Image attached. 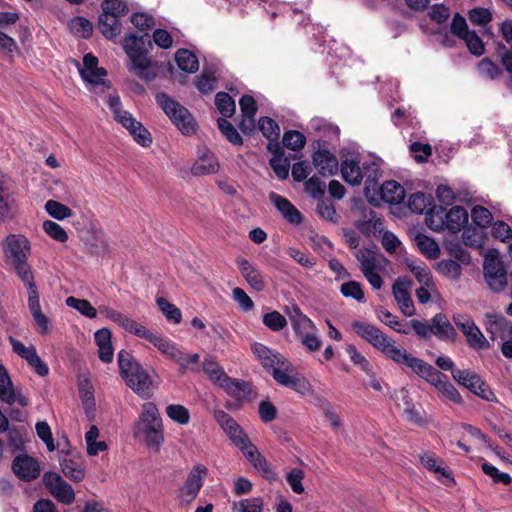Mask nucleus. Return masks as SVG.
<instances>
[{"label": "nucleus", "instance_id": "36", "mask_svg": "<svg viewBox=\"0 0 512 512\" xmlns=\"http://www.w3.org/2000/svg\"><path fill=\"white\" fill-rule=\"evenodd\" d=\"M381 198L389 204H399L404 200V188L396 181L390 180L382 184L380 189Z\"/></svg>", "mask_w": 512, "mask_h": 512}, {"label": "nucleus", "instance_id": "4", "mask_svg": "<svg viewBox=\"0 0 512 512\" xmlns=\"http://www.w3.org/2000/svg\"><path fill=\"white\" fill-rule=\"evenodd\" d=\"M117 360L120 374L127 386L139 396L149 398L152 394V379L149 373L125 350L118 353Z\"/></svg>", "mask_w": 512, "mask_h": 512}, {"label": "nucleus", "instance_id": "33", "mask_svg": "<svg viewBox=\"0 0 512 512\" xmlns=\"http://www.w3.org/2000/svg\"><path fill=\"white\" fill-rule=\"evenodd\" d=\"M219 167L216 156L212 152L206 151L198 157L191 168V173L195 176L214 174L219 170Z\"/></svg>", "mask_w": 512, "mask_h": 512}, {"label": "nucleus", "instance_id": "55", "mask_svg": "<svg viewBox=\"0 0 512 512\" xmlns=\"http://www.w3.org/2000/svg\"><path fill=\"white\" fill-rule=\"evenodd\" d=\"M377 317L385 325L389 326L394 331H396V332H398L400 334L407 335L410 332V328L407 325H404V324L400 323L397 320V317L394 316L393 314H391L387 310H379L377 312Z\"/></svg>", "mask_w": 512, "mask_h": 512}, {"label": "nucleus", "instance_id": "59", "mask_svg": "<svg viewBox=\"0 0 512 512\" xmlns=\"http://www.w3.org/2000/svg\"><path fill=\"white\" fill-rule=\"evenodd\" d=\"M128 12V7L122 0H105L102 3V14L115 16L120 19Z\"/></svg>", "mask_w": 512, "mask_h": 512}, {"label": "nucleus", "instance_id": "13", "mask_svg": "<svg viewBox=\"0 0 512 512\" xmlns=\"http://www.w3.org/2000/svg\"><path fill=\"white\" fill-rule=\"evenodd\" d=\"M214 418L230 440L241 450L250 443L240 425L225 411L215 410Z\"/></svg>", "mask_w": 512, "mask_h": 512}, {"label": "nucleus", "instance_id": "3", "mask_svg": "<svg viewBox=\"0 0 512 512\" xmlns=\"http://www.w3.org/2000/svg\"><path fill=\"white\" fill-rule=\"evenodd\" d=\"M17 276L21 279L28 293V309L37 326L40 334L48 335L50 333V320L42 312L40 305V296L34 279V273L28 260L16 262L10 265Z\"/></svg>", "mask_w": 512, "mask_h": 512}, {"label": "nucleus", "instance_id": "32", "mask_svg": "<svg viewBox=\"0 0 512 512\" xmlns=\"http://www.w3.org/2000/svg\"><path fill=\"white\" fill-rule=\"evenodd\" d=\"M413 372L434 386L436 390L448 379L445 374L422 359H420Z\"/></svg>", "mask_w": 512, "mask_h": 512}, {"label": "nucleus", "instance_id": "27", "mask_svg": "<svg viewBox=\"0 0 512 512\" xmlns=\"http://www.w3.org/2000/svg\"><path fill=\"white\" fill-rule=\"evenodd\" d=\"M432 335L440 341L455 342L457 332L450 323L447 316L443 313H437L431 318Z\"/></svg>", "mask_w": 512, "mask_h": 512}, {"label": "nucleus", "instance_id": "11", "mask_svg": "<svg viewBox=\"0 0 512 512\" xmlns=\"http://www.w3.org/2000/svg\"><path fill=\"white\" fill-rule=\"evenodd\" d=\"M252 350L264 369L268 372H271L273 377L275 371L293 370L292 365L282 354L273 349H270L261 343H255L252 346Z\"/></svg>", "mask_w": 512, "mask_h": 512}, {"label": "nucleus", "instance_id": "16", "mask_svg": "<svg viewBox=\"0 0 512 512\" xmlns=\"http://www.w3.org/2000/svg\"><path fill=\"white\" fill-rule=\"evenodd\" d=\"M14 475L21 481L31 482L40 475V464L34 457L22 453L17 455L11 464Z\"/></svg>", "mask_w": 512, "mask_h": 512}, {"label": "nucleus", "instance_id": "64", "mask_svg": "<svg viewBox=\"0 0 512 512\" xmlns=\"http://www.w3.org/2000/svg\"><path fill=\"white\" fill-rule=\"evenodd\" d=\"M472 221L479 227L486 228L491 225L493 216L491 212L482 206H474L471 210Z\"/></svg>", "mask_w": 512, "mask_h": 512}, {"label": "nucleus", "instance_id": "60", "mask_svg": "<svg viewBox=\"0 0 512 512\" xmlns=\"http://www.w3.org/2000/svg\"><path fill=\"white\" fill-rule=\"evenodd\" d=\"M70 30L78 37L88 38L92 33V24L83 17H75L70 21Z\"/></svg>", "mask_w": 512, "mask_h": 512}, {"label": "nucleus", "instance_id": "26", "mask_svg": "<svg viewBox=\"0 0 512 512\" xmlns=\"http://www.w3.org/2000/svg\"><path fill=\"white\" fill-rule=\"evenodd\" d=\"M269 200L290 224L299 225L302 222L301 213L287 198L271 192Z\"/></svg>", "mask_w": 512, "mask_h": 512}, {"label": "nucleus", "instance_id": "41", "mask_svg": "<svg viewBox=\"0 0 512 512\" xmlns=\"http://www.w3.org/2000/svg\"><path fill=\"white\" fill-rule=\"evenodd\" d=\"M436 196L440 203L449 206L455 201L467 202L470 200L469 193H455L451 187L447 185H439L436 189Z\"/></svg>", "mask_w": 512, "mask_h": 512}, {"label": "nucleus", "instance_id": "48", "mask_svg": "<svg viewBox=\"0 0 512 512\" xmlns=\"http://www.w3.org/2000/svg\"><path fill=\"white\" fill-rule=\"evenodd\" d=\"M7 431V441L12 453L24 451L25 431L18 427H11Z\"/></svg>", "mask_w": 512, "mask_h": 512}, {"label": "nucleus", "instance_id": "15", "mask_svg": "<svg viewBox=\"0 0 512 512\" xmlns=\"http://www.w3.org/2000/svg\"><path fill=\"white\" fill-rule=\"evenodd\" d=\"M207 473L208 469L203 465H196L191 469L184 485L180 489L182 502L189 504L197 497L204 484Z\"/></svg>", "mask_w": 512, "mask_h": 512}, {"label": "nucleus", "instance_id": "45", "mask_svg": "<svg viewBox=\"0 0 512 512\" xmlns=\"http://www.w3.org/2000/svg\"><path fill=\"white\" fill-rule=\"evenodd\" d=\"M65 303L68 307L77 310L81 315L94 319L97 316V309L86 299H79L73 296L66 298Z\"/></svg>", "mask_w": 512, "mask_h": 512}, {"label": "nucleus", "instance_id": "23", "mask_svg": "<svg viewBox=\"0 0 512 512\" xmlns=\"http://www.w3.org/2000/svg\"><path fill=\"white\" fill-rule=\"evenodd\" d=\"M485 329L492 341L500 338L506 339L507 334L512 330V323L499 314H486Z\"/></svg>", "mask_w": 512, "mask_h": 512}, {"label": "nucleus", "instance_id": "46", "mask_svg": "<svg viewBox=\"0 0 512 512\" xmlns=\"http://www.w3.org/2000/svg\"><path fill=\"white\" fill-rule=\"evenodd\" d=\"M203 372L217 385L221 387V384L227 382L228 376L224 369L213 360H205L202 366Z\"/></svg>", "mask_w": 512, "mask_h": 512}, {"label": "nucleus", "instance_id": "61", "mask_svg": "<svg viewBox=\"0 0 512 512\" xmlns=\"http://www.w3.org/2000/svg\"><path fill=\"white\" fill-rule=\"evenodd\" d=\"M305 143H306V138L299 131L290 130V131L285 132L283 135L284 146L293 151L302 149L304 147Z\"/></svg>", "mask_w": 512, "mask_h": 512}, {"label": "nucleus", "instance_id": "28", "mask_svg": "<svg viewBox=\"0 0 512 512\" xmlns=\"http://www.w3.org/2000/svg\"><path fill=\"white\" fill-rule=\"evenodd\" d=\"M236 263L249 286L257 292L263 291L265 281L261 272L245 258H238Z\"/></svg>", "mask_w": 512, "mask_h": 512}, {"label": "nucleus", "instance_id": "2", "mask_svg": "<svg viewBox=\"0 0 512 512\" xmlns=\"http://www.w3.org/2000/svg\"><path fill=\"white\" fill-rule=\"evenodd\" d=\"M134 436L155 451H159L163 445V423L154 403L143 404L142 412L134 426Z\"/></svg>", "mask_w": 512, "mask_h": 512}, {"label": "nucleus", "instance_id": "37", "mask_svg": "<svg viewBox=\"0 0 512 512\" xmlns=\"http://www.w3.org/2000/svg\"><path fill=\"white\" fill-rule=\"evenodd\" d=\"M174 362L179 366L178 372L180 375L188 372L198 373L200 371V356L198 353L186 354L180 351Z\"/></svg>", "mask_w": 512, "mask_h": 512}, {"label": "nucleus", "instance_id": "22", "mask_svg": "<svg viewBox=\"0 0 512 512\" xmlns=\"http://www.w3.org/2000/svg\"><path fill=\"white\" fill-rule=\"evenodd\" d=\"M98 311L100 312L101 315H103L107 319L115 322L121 328H123L125 331H127L131 334H134L137 336L138 333L141 332L143 325H141L140 323L136 322L135 320L129 318L125 314H123L117 310H114L113 308H111L109 306L100 305L98 307Z\"/></svg>", "mask_w": 512, "mask_h": 512}, {"label": "nucleus", "instance_id": "20", "mask_svg": "<svg viewBox=\"0 0 512 512\" xmlns=\"http://www.w3.org/2000/svg\"><path fill=\"white\" fill-rule=\"evenodd\" d=\"M352 328L357 335L365 339L377 350H380L389 338L379 328L366 322L354 321Z\"/></svg>", "mask_w": 512, "mask_h": 512}, {"label": "nucleus", "instance_id": "19", "mask_svg": "<svg viewBox=\"0 0 512 512\" xmlns=\"http://www.w3.org/2000/svg\"><path fill=\"white\" fill-rule=\"evenodd\" d=\"M289 372L290 371H275L274 380L278 384L289 387L303 396L311 395L313 389L310 382L302 375H290Z\"/></svg>", "mask_w": 512, "mask_h": 512}, {"label": "nucleus", "instance_id": "1", "mask_svg": "<svg viewBox=\"0 0 512 512\" xmlns=\"http://www.w3.org/2000/svg\"><path fill=\"white\" fill-rule=\"evenodd\" d=\"M148 35L136 36L130 33L123 38L122 46L129 58L127 65L129 71L133 72L140 79L150 82L157 76L155 64L148 57V47H151V42L146 40Z\"/></svg>", "mask_w": 512, "mask_h": 512}, {"label": "nucleus", "instance_id": "56", "mask_svg": "<svg viewBox=\"0 0 512 512\" xmlns=\"http://www.w3.org/2000/svg\"><path fill=\"white\" fill-rule=\"evenodd\" d=\"M167 416L180 425H186L190 421L189 410L180 404H170L166 407Z\"/></svg>", "mask_w": 512, "mask_h": 512}, {"label": "nucleus", "instance_id": "42", "mask_svg": "<svg viewBox=\"0 0 512 512\" xmlns=\"http://www.w3.org/2000/svg\"><path fill=\"white\" fill-rule=\"evenodd\" d=\"M175 60L182 71L195 73L199 68V62L196 55L189 50L181 49L177 51Z\"/></svg>", "mask_w": 512, "mask_h": 512}, {"label": "nucleus", "instance_id": "12", "mask_svg": "<svg viewBox=\"0 0 512 512\" xmlns=\"http://www.w3.org/2000/svg\"><path fill=\"white\" fill-rule=\"evenodd\" d=\"M43 483L58 502L65 505H70L74 502V490L58 473L46 472L43 475Z\"/></svg>", "mask_w": 512, "mask_h": 512}, {"label": "nucleus", "instance_id": "14", "mask_svg": "<svg viewBox=\"0 0 512 512\" xmlns=\"http://www.w3.org/2000/svg\"><path fill=\"white\" fill-rule=\"evenodd\" d=\"M377 169V164L374 162H364L360 166L355 159H345L340 165L343 179L352 186H359L368 172H376Z\"/></svg>", "mask_w": 512, "mask_h": 512}, {"label": "nucleus", "instance_id": "35", "mask_svg": "<svg viewBox=\"0 0 512 512\" xmlns=\"http://www.w3.org/2000/svg\"><path fill=\"white\" fill-rule=\"evenodd\" d=\"M445 222L446 230L457 233L468 224V212L461 206H454L446 211Z\"/></svg>", "mask_w": 512, "mask_h": 512}, {"label": "nucleus", "instance_id": "49", "mask_svg": "<svg viewBox=\"0 0 512 512\" xmlns=\"http://www.w3.org/2000/svg\"><path fill=\"white\" fill-rule=\"evenodd\" d=\"M263 500L260 497H252L234 501L232 503V512H262Z\"/></svg>", "mask_w": 512, "mask_h": 512}, {"label": "nucleus", "instance_id": "25", "mask_svg": "<svg viewBox=\"0 0 512 512\" xmlns=\"http://www.w3.org/2000/svg\"><path fill=\"white\" fill-rule=\"evenodd\" d=\"M137 336L152 343L161 353L172 361L175 360L181 351L174 342L150 332L145 326L142 327L141 332H139Z\"/></svg>", "mask_w": 512, "mask_h": 512}, {"label": "nucleus", "instance_id": "17", "mask_svg": "<svg viewBox=\"0 0 512 512\" xmlns=\"http://www.w3.org/2000/svg\"><path fill=\"white\" fill-rule=\"evenodd\" d=\"M9 342L12 346L13 352L25 359L38 375L46 376L49 373L48 366L38 356L33 345L25 346L21 341L13 337H9Z\"/></svg>", "mask_w": 512, "mask_h": 512}, {"label": "nucleus", "instance_id": "50", "mask_svg": "<svg viewBox=\"0 0 512 512\" xmlns=\"http://www.w3.org/2000/svg\"><path fill=\"white\" fill-rule=\"evenodd\" d=\"M215 105L218 111L226 118L233 116L236 110L235 101L226 92H218L216 94Z\"/></svg>", "mask_w": 512, "mask_h": 512}, {"label": "nucleus", "instance_id": "58", "mask_svg": "<svg viewBox=\"0 0 512 512\" xmlns=\"http://www.w3.org/2000/svg\"><path fill=\"white\" fill-rule=\"evenodd\" d=\"M218 128L226 139L233 145H242L243 140L237 129L225 118H220L217 121Z\"/></svg>", "mask_w": 512, "mask_h": 512}, {"label": "nucleus", "instance_id": "6", "mask_svg": "<svg viewBox=\"0 0 512 512\" xmlns=\"http://www.w3.org/2000/svg\"><path fill=\"white\" fill-rule=\"evenodd\" d=\"M156 102L170 118L172 123L184 134L195 132L196 123L191 113L180 103L165 93L156 94Z\"/></svg>", "mask_w": 512, "mask_h": 512}, {"label": "nucleus", "instance_id": "38", "mask_svg": "<svg viewBox=\"0 0 512 512\" xmlns=\"http://www.w3.org/2000/svg\"><path fill=\"white\" fill-rule=\"evenodd\" d=\"M446 209L439 206H432L427 210L425 222L427 226L436 232L446 230Z\"/></svg>", "mask_w": 512, "mask_h": 512}, {"label": "nucleus", "instance_id": "30", "mask_svg": "<svg viewBox=\"0 0 512 512\" xmlns=\"http://www.w3.org/2000/svg\"><path fill=\"white\" fill-rule=\"evenodd\" d=\"M112 333L108 328H102L95 332L94 340L98 346V356L104 363H110L114 357L112 346Z\"/></svg>", "mask_w": 512, "mask_h": 512}, {"label": "nucleus", "instance_id": "54", "mask_svg": "<svg viewBox=\"0 0 512 512\" xmlns=\"http://www.w3.org/2000/svg\"><path fill=\"white\" fill-rule=\"evenodd\" d=\"M157 305L161 312L165 315L167 320L178 324L182 320V313L179 308H177L174 304L170 303L163 297H159L156 300Z\"/></svg>", "mask_w": 512, "mask_h": 512}, {"label": "nucleus", "instance_id": "43", "mask_svg": "<svg viewBox=\"0 0 512 512\" xmlns=\"http://www.w3.org/2000/svg\"><path fill=\"white\" fill-rule=\"evenodd\" d=\"M17 213V202L10 192L0 197V223H5L14 218Z\"/></svg>", "mask_w": 512, "mask_h": 512}, {"label": "nucleus", "instance_id": "10", "mask_svg": "<svg viewBox=\"0 0 512 512\" xmlns=\"http://www.w3.org/2000/svg\"><path fill=\"white\" fill-rule=\"evenodd\" d=\"M453 321L466 337L467 344L470 348L474 350H486L490 348L489 341L485 338L471 317L457 314L453 316Z\"/></svg>", "mask_w": 512, "mask_h": 512}, {"label": "nucleus", "instance_id": "8", "mask_svg": "<svg viewBox=\"0 0 512 512\" xmlns=\"http://www.w3.org/2000/svg\"><path fill=\"white\" fill-rule=\"evenodd\" d=\"M4 261L7 265L28 260L31 254V243L22 234H9L1 242Z\"/></svg>", "mask_w": 512, "mask_h": 512}, {"label": "nucleus", "instance_id": "53", "mask_svg": "<svg viewBox=\"0 0 512 512\" xmlns=\"http://www.w3.org/2000/svg\"><path fill=\"white\" fill-rule=\"evenodd\" d=\"M61 468L64 475L73 481H81L85 476L82 465L71 459H63L61 461Z\"/></svg>", "mask_w": 512, "mask_h": 512}, {"label": "nucleus", "instance_id": "9", "mask_svg": "<svg viewBox=\"0 0 512 512\" xmlns=\"http://www.w3.org/2000/svg\"><path fill=\"white\" fill-rule=\"evenodd\" d=\"M81 78L87 84L90 91L96 92L97 88L102 91L108 89L104 78L107 72L104 68L98 67V59L93 54L88 53L83 57V64L76 63Z\"/></svg>", "mask_w": 512, "mask_h": 512}, {"label": "nucleus", "instance_id": "34", "mask_svg": "<svg viewBox=\"0 0 512 512\" xmlns=\"http://www.w3.org/2000/svg\"><path fill=\"white\" fill-rule=\"evenodd\" d=\"M287 314L297 337L306 332H311V330H315L314 323L304 315L297 306L293 305L287 310Z\"/></svg>", "mask_w": 512, "mask_h": 512}, {"label": "nucleus", "instance_id": "29", "mask_svg": "<svg viewBox=\"0 0 512 512\" xmlns=\"http://www.w3.org/2000/svg\"><path fill=\"white\" fill-rule=\"evenodd\" d=\"M221 388L238 401H251L255 396L252 386L248 382L239 379L229 377L227 382L221 384Z\"/></svg>", "mask_w": 512, "mask_h": 512}, {"label": "nucleus", "instance_id": "21", "mask_svg": "<svg viewBox=\"0 0 512 512\" xmlns=\"http://www.w3.org/2000/svg\"><path fill=\"white\" fill-rule=\"evenodd\" d=\"M410 287L411 281L407 278H398L392 286L393 296L401 311L406 316H412L415 311L412 299L409 294Z\"/></svg>", "mask_w": 512, "mask_h": 512}, {"label": "nucleus", "instance_id": "31", "mask_svg": "<svg viewBox=\"0 0 512 512\" xmlns=\"http://www.w3.org/2000/svg\"><path fill=\"white\" fill-rule=\"evenodd\" d=\"M245 457L264 477L272 479L275 476L274 471L268 464L264 456H262L257 448L250 442L245 448L242 449Z\"/></svg>", "mask_w": 512, "mask_h": 512}, {"label": "nucleus", "instance_id": "47", "mask_svg": "<svg viewBox=\"0 0 512 512\" xmlns=\"http://www.w3.org/2000/svg\"><path fill=\"white\" fill-rule=\"evenodd\" d=\"M432 198L422 192L412 194L408 200V208L417 214H422L429 210L432 205Z\"/></svg>", "mask_w": 512, "mask_h": 512}, {"label": "nucleus", "instance_id": "7", "mask_svg": "<svg viewBox=\"0 0 512 512\" xmlns=\"http://www.w3.org/2000/svg\"><path fill=\"white\" fill-rule=\"evenodd\" d=\"M483 273L489 289L501 292L507 285V271L496 249H489L484 256Z\"/></svg>", "mask_w": 512, "mask_h": 512}, {"label": "nucleus", "instance_id": "51", "mask_svg": "<svg viewBox=\"0 0 512 512\" xmlns=\"http://www.w3.org/2000/svg\"><path fill=\"white\" fill-rule=\"evenodd\" d=\"M437 271L444 277L457 280L462 274L461 265L452 259H443L437 264Z\"/></svg>", "mask_w": 512, "mask_h": 512}, {"label": "nucleus", "instance_id": "18", "mask_svg": "<svg viewBox=\"0 0 512 512\" xmlns=\"http://www.w3.org/2000/svg\"><path fill=\"white\" fill-rule=\"evenodd\" d=\"M379 351L393 362L399 365L407 366L412 371L420 361V358L414 357L412 354L408 353L406 349L398 345L396 341L390 337Z\"/></svg>", "mask_w": 512, "mask_h": 512}, {"label": "nucleus", "instance_id": "57", "mask_svg": "<svg viewBox=\"0 0 512 512\" xmlns=\"http://www.w3.org/2000/svg\"><path fill=\"white\" fill-rule=\"evenodd\" d=\"M45 210L51 217L57 220H64L72 216L71 209L56 200H48L45 203Z\"/></svg>", "mask_w": 512, "mask_h": 512}, {"label": "nucleus", "instance_id": "39", "mask_svg": "<svg viewBox=\"0 0 512 512\" xmlns=\"http://www.w3.org/2000/svg\"><path fill=\"white\" fill-rule=\"evenodd\" d=\"M98 27L101 33L108 39L117 37L121 32L120 19L102 13L99 16Z\"/></svg>", "mask_w": 512, "mask_h": 512}, {"label": "nucleus", "instance_id": "24", "mask_svg": "<svg viewBox=\"0 0 512 512\" xmlns=\"http://www.w3.org/2000/svg\"><path fill=\"white\" fill-rule=\"evenodd\" d=\"M312 161L322 176L335 175L339 168L336 156L327 149H318L312 155Z\"/></svg>", "mask_w": 512, "mask_h": 512}, {"label": "nucleus", "instance_id": "40", "mask_svg": "<svg viewBox=\"0 0 512 512\" xmlns=\"http://www.w3.org/2000/svg\"><path fill=\"white\" fill-rule=\"evenodd\" d=\"M453 379L471 392H476L477 388L482 385L480 376L471 370L453 371Z\"/></svg>", "mask_w": 512, "mask_h": 512}, {"label": "nucleus", "instance_id": "44", "mask_svg": "<svg viewBox=\"0 0 512 512\" xmlns=\"http://www.w3.org/2000/svg\"><path fill=\"white\" fill-rule=\"evenodd\" d=\"M415 243L420 252L430 259H436L440 254L438 244L432 238L424 234H417Z\"/></svg>", "mask_w": 512, "mask_h": 512}, {"label": "nucleus", "instance_id": "63", "mask_svg": "<svg viewBox=\"0 0 512 512\" xmlns=\"http://www.w3.org/2000/svg\"><path fill=\"white\" fill-rule=\"evenodd\" d=\"M259 129L271 142L279 138L280 128L278 124L269 117H262L259 119Z\"/></svg>", "mask_w": 512, "mask_h": 512}, {"label": "nucleus", "instance_id": "52", "mask_svg": "<svg viewBox=\"0 0 512 512\" xmlns=\"http://www.w3.org/2000/svg\"><path fill=\"white\" fill-rule=\"evenodd\" d=\"M274 156L270 160V165L273 168L275 174L280 179H286L289 175L290 163L288 159L283 158L280 154H277L280 150L278 143L275 145Z\"/></svg>", "mask_w": 512, "mask_h": 512}, {"label": "nucleus", "instance_id": "62", "mask_svg": "<svg viewBox=\"0 0 512 512\" xmlns=\"http://www.w3.org/2000/svg\"><path fill=\"white\" fill-rule=\"evenodd\" d=\"M462 40L465 42L467 49L472 55L480 57L485 53V45L474 30H472Z\"/></svg>", "mask_w": 512, "mask_h": 512}, {"label": "nucleus", "instance_id": "5", "mask_svg": "<svg viewBox=\"0 0 512 512\" xmlns=\"http://www.w3.org/2000/svg\"><path fill=\"white\" fill-rule=\"evenodd\" d=\"M108 105L114 118L123 127H125L133 139L143 147H148L152 143L149 131L137 121L129 112L122 110L121 101L118 95H110Z\"/></svg>", "mask_w": 512, "mask_h": 512}]
</instances>
